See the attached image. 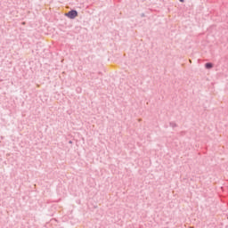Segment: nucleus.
<instances>
[{"label": "nucleus", "mask_w": 228, "mask_h": 228, "mask_svg": "<svg viewBox=\"0 0 228 228\" xmlns=\"http://www.w3.org/2000/svg\"><path fill=\"white\" fill-rule=\"evenodd\" d=\"M66 17H69V19H76V17H77V11H69L66 13Z\"/></svg>", "instance_id": "1"}, {"label": "nucleus", "mask_w": 228, "mask_h": 228, "mask_svg": "<svg viewBox=\"0 0 228 228\" xmlns=\"http://www.w3.org/2000/svg\"><path fill=\"white\" fill-rule=\"evenodd\" d=\"M206 69H213V64L211 62L205 64Z\"/></svg>", "instance_id": "2"}, {"label": "nucleus", "mask_w": 228, "mask_h": 228, "mask_svg": "<svg viewBox=\"0 0 228 228\" xmlns=\"http://www.w3.org/2000/svg\"><path fill=\"white\" fill-rule=\"evenodd\" d=\"M180 3H184V0H180Z\"/></svg>", "instance_id": "3"}]
</instances>
